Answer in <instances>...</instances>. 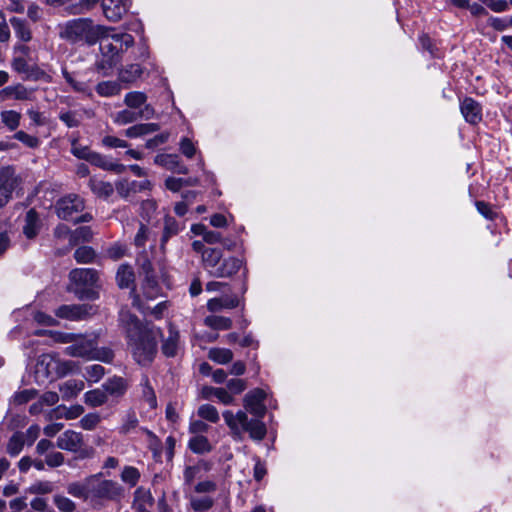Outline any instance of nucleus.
Instances as JSON below:
<instances>
[{
  "label": "nucleus",
  "instance_id": "nucleus-25",
  "mask_svg": "<svg viewBox=\"0 0 512 512\" xmlns=\"http://www.w3.org/2000/svg\"><path fill=\"white\" fill-rule=\"evenodd\" d=\"M154 504V499L149 490L139 487L135 490L133 509L135 512H143L145 510H151Z\"/></svg>",
  "mask_w": 512,
  "mask_h": 512
},
{
  "label": "nucleus",
  "instance_id": "nucleus-58",
  "mask_svg": "<svg viewBox=\"0 0 512 512\" xmlns=\"http://www.w3.org/2000/svg\"><path fill=\"white\" fill-rule=\"evenodd\" d=\"M53 501L61 512H73L76 509V504L68 497L55 495Z\"/></svg>",
  "mask_w": 512,
  "mask_h": 512
},
{
  "label": "nucleus",
  "instance_id": "nucleus-14",
  "mask_svg": "<svg viewBox=\"0 0 512 512\" xmlns=\"http://www.w3.org/2000/svg\"><path fill=\"white\" fill-rule=\"evenodd\" d=\"M131 5L130 0H103L101 6L105 17L112 22L119 21Z\"/></svg>",
  "mask_w": 512,
  "mask_h": 512
},
{
  "label": "nucleus",
  "instance_id": "nucleus-13",
  "mask_svg": "<svg viewBox=\"0 0 512 512\" xmlns=\"http://www.w3.org/2000/svg\"><path fill=\"white\" fill-rule=\"evenodd\" d=\"M84 438L80 432L74 430H66L60 434L56 441V446L59 449L66 450L73 453H78L84 446Z\"/></svg>",
  "mask_w": 512,
  "mask_h": 512
},
{
  "label": "nucleus",
  "instance_id": "nucleus-3",
  "mask_svg": "<svg viewBox=\"0 0 512 512\" xmlns=\"http://www.w3.org/2000/svg\"><path fill=\"white\" fill-rule=\"evenodd\" d=\"M224 421L230 429L231 436L236 441L243 440L244 433H248L250 439L256 442L262 441L267 434V427L263 418H249L246 411L239 410L233 413L226 410L222 414Z\"/></svg>",
  "mask_w": 512,
  "mask_h": 512
},
{
  "label": "nucleus",
  "instance_id": "nucleus-35",
  "mask_svg": "<svg viewBox=\"0 0 512 512\" xmlns=\"http://www.w3.org/2000/svg\"><path fill=\"white\" fill-rule=\"evenodd\" d=\"M143 70L139 64H130L121 69L118 74V80L123 84H131L141 77Z\"/></svg>",
  "mask_w": 512,
  "mask_h": 512
},
{
  "label": "nucleus",
  "instance_id": "nucleus-43",
  "mask_svg": "<svg viewBox=\"0 0 512 512\" xmlns=\"http://www.w3.org/2000/svg\"><path fill=\"white\" fill-rule=\"evenodd\" d=\"M24 234L27 238H34L38 233V216L34 209H30L26 214V224L24 226Z\"/></svg>",
  "mask_w": 512,
  "mask_h": 512
},
{
  "label": "nucleus",
  "instance_id": "nucleus-56",
  "mask_svg": "<svg viewBox=\"0 0 512 512\" xmlns=\"http://www.w3.org/2000/svg\"><path fill=\"white\" fill-rule=\"evenodd\" d=\"M105 374V369L100 364L89 365L85 368V377L90 382H98Z\"/></svg>",
  "mask_w": 512,
  "mask_h": 512
},
{
  "label": "nucleus",
  "instance_id": "nucleus-45",
  "mask_svg": "<svg viewBox=\"0 0 512 512\" xmlns=\"http://www.w3.org/2000/svg\"><path fill=\"white\" fill-rule=\"evenodd\" d=\"M21 114L14 110H5L1 112V120L3 124L10 130L14 131L20 125Z\"/></svg>",
  "mask_w": 512,
  "mask_h": 512
},
{
  "label": "nucleus",
  "instance_id": "nucleus-33",
  "mask_svg": "<svg viewBox=\"0 0 512 512\" xmlns=\"http://www.w3.org/2000/svg\"><path fill=\"white\" fill-rule=\"evenodd\" d=\"M84 389V382L70 379L59 386L62 398L69 400L76 397Z\"/></svg>",
  "mask_w": 512,
  "mask_h": 512
},
{
  "label": "nucleus",
  "instance_id": "nucleus-7",
  "mask_svg": "<svg viewBox=\"0 0 512 512\" xmlns=\"http://www.w3.org/2000/svg\"><path fill=\"white\" fill-rule=\"evenodd\" d=\"M84 207V200L76 194H70L59 199L55 206L57 216L67 221H73L74 215L83 211Z\"/></svg>",
  "mask_w": 512,
  "mask_h": 512
},
{
  "label": "nucleus",
  "instance_id": "nucleus-24",
  "mask_svg": "<svg viewBox=\"0 0 512 512\" xmlns=\"http://www.w3.org/2000/svg\"><path fill=\"white\" fill-rule=\"evenodd\" d=\"M154 162L161 165L169 170H173L180 174H187L188 169L185 165L180 163L178 155L175 154H161L157 155Z\"/></svg>",
  "mask_w": 512,
  "mask_h": 512
},
{
  "label": "nucleus",
  "instance_id": "nucleus-44",
  "mask_svg": "<svg viewBox=\"0 0 512 512\" xmlns=\"http://www.w3.org/2000/svg\"><path fill=\"white\" fill-rule=\"evenodd\" d=\"M208 357L216 363L226 364L233 359V352L226 348H212L208 352Z\"/></svg>",
  "mask_w": 512,
  "mask_h": 512
},
{
  "label": "nucleus",
  "instance_id": "nucleus-59",
  "mask_svg": "<svg viewBox=\"0 0 512 512\" xmlns=\"http://www.w3.org/2000/svg\"><path fill=\"white\" fill-rule=\"evenodd\" d=\"M115 43H118L120 51H124L134 44V38L128 33H117L112 35Z\"/></svg>",
  "mask_w": 512,
  "mask_h": 512
},
{
  "label": "nucleus",
  "instance_id": "nucleus-8",
  "mask_svg": "<svg viewBox=\"0 0 512 512\" xmlns=\"http://www.w3.org/2000/svg\"><path fill=\"white\" fill-rule=\"evenodd\" d=\"M18 184V177L12 167L8 166L0 170V208L9 202Z\"/></svg>",
  "mask_w": 512,
  "mask_h": 512
},
{
  "label": "nucleus",
  "instance_id": "nucleus-34",
  "mask_svg": "<svg viewBox=\"0 0 512 512\" xmlns=\"http://www.w3.org/2000/svg\"><path fill=\"white\" fill-rule=\"evenodd\" d=\"M116 281L120 288H130L134 285L135 274L131 266L122 264L117 270Z\"/></svg>",
  "mask_w": 512,
  "mask_h": 512
},
{
  "label": "nucleus",
  "instance_id": "nucleus-49",
  "mask_svg": "<svg viewBox=\"0 0 512 512\" xmlns=\"http://www.w3.org/2000/svg\"><path fill=\"white\" fill-rule=\"evenodd\" d=\"M114 359V352L109 347H98L94 345L90 360H98L104 363H111Z\"/></svg>",
  "mask_w": 512,
  "mask_h": 512
},
{
  "label": "nucleus",
  "instance_id": "nucleus-41",
  "mask_svg": "<svg viewBox=\"0 0 512 512\" xmlns=\"http://www.w3.org/2000/svg\"><path fill=\"white\" fill-rule=\"evenodd\" d=\"M103 388L105 392H108L111 395L120 396L126 391V383L121 377H113L103 384Z\"/></svg>",
  "mask_w": 512,
  "mask_h": 512
},
{
  "label": "nucleus",
  "instance_id": "nucleus-29",
  "mask_svg": "<svg viewBox=\"0 0 512 512\" xmlns=\"http://www.w3.org/2000/svg\"><path fill=\"white\" fill-rule=\"evenodd\" d=\"M10 24L15 32L16 37L22 42H29L32 39V31L25 19L12 17Z\"/></svg>",
  "mask_w": 512,
  "mask_h": 512
},
{
  "label": "nucleus",
  "instance_id": "nucleus-37",
  "mask_svg": "<svg viewBox=\"0 0 512 512\" xmlns=\"http://www.w3.org/2000/svg\"><path fill=\"white\" fill-rule=\"evenodd\" d=\"M95 90L97 94L101 97H112L120 94L122 87L121 83L118 81H101L99 82Z\"/></svg>",
  "mask_w": 512,
  "mask_h": 512
},
{
  "label": "nucleus",
  "instance_id": "nucleus-36",
  "mask_svg": "<svg viewBox=\"0 0 512 512\" xmlns=\"http://www.w3.org/2000/svg\"><path fill=\"white\" fill-rule=\"evenodd\" d=\"M24 445L25 435L23 432L17 431L8 439L6 453L11 457H17L22 452Z\"/></svg>",
  "mask_w": 512,
  "mask_h": 512
},
{
  "label": "nucleus",
  "instance_id": "nucleus-62",
  "mask_svg": "<svg viewBox=\"0 0 512 512\" xmlns=\"http://www.w3.org/2000/svg\"><path fill=\"white\" fill-rule=\"evenodd\" d=\"M65 457L59 451H51L45 456V463L50 468H56L64 464Z\"/></svg>",
  "mask_w": 512,
  "mask_h": 512
},
{
  "label": "nucleus",
  "instance_id": "nucleus-51",
  "mask_svg": "<svg viewBox=\"0 0 512 512\" xmlns=\"http://www.w3.org/2000/svg\"><path fill=\"white\" fill-rule=\"evenodd\" d=\"M59 119L68 127L75 128L81 124V117L76 111H62L59 114Z\"/></svg>",
  "mask_w": 512,
  "mask_h": 512
},
{
  "label": "nucleus",
  "instance_id": "nucleus-60",
  "mask_svg": "<svg viewBox=\"0 0 512 512\" xmlns=\"http://www.w3.org/2000/svg\"><path fill=\"white\" fill-rule=\"evenodd\" d=\"M13 137L29 148H37L40 145V140L37 137L29 135L22 130L17 131Z\"/></svg>",
  "mask_w": 512,
  "mask_h": 512
},
{
  "label": "nucleus",
  "instance_id": "nucleus-32",
  "mask_svg": "<svg viewBox=\"0 0 512 512\" xmlns=\"http://www.w3.org/2000/svg\"><path fill=\"white\" fill-rule=\"evenodd\" d=\"M132 304H133V306L137 307L143 314H151L157 319L162 317L163 312L168 307V304L166 301H162V302L158 303L153 308H150L149 306H145L142 303L140 296L136 295V294L134 295Z\"/></svg>",
  "mask_w": 512,
  "mask_h": 512
},
{
  "label": "nucleus",
  "instance_id": "nucleus-47",
  "mask_svg": "<svg viewBox=\"0 0 512 512\" xmlns=\"http://www.w3.org/2000/svg\"><path fill=\"white\" fill-rule=\"evenodd\" d=\"M141 386H142V396H143L144 400L148 403L150 408H152V409L156 408L157 407L156 394H155V391H154L153 387L151 386L147 376H144L142 378Z\"/></svg>",
  "mask_w": 512,
  "mask_h": 512
},
{
  "label": "nucleus",
  "instance_id": "nucleus-57",
  "mask_svg": "<svg viewBox=\"0 0 512 512\" xmlns=\"http://www.w3.org/2000/svg\"><path fill=\"white\" fill-rule=\"evenodd\" d=\"M157 205L153 200L143 201L140 207V216L143 220L150 222L155 213H156Z\"/></svg>",
  "mask_w": 512,
  "mask_h": 512
},
{
  "label": "nucleus",
  "instance_id": "nucleus-27",
  "mask_svg": "<svg viewBox=\"0 0 512 512\" xmlns=\"http://www.w3.org/2000/svg\"><path fill=\"white\" fill-rule=\"evenodd\" d=\"M1 93L6 97L15 100H32L34 98V90L28 89L22 84L5 87Z\"/></svg>",
  "mask_w": 512,
  "mask_h": 512
},
{
  "label": "nucleus",
  "instance_id": "nucleus-6",
  "mask_svg": "<svg viewBox=\"0 0 512 512\" xmlns=\"http://www.w3.org/2000/svg\"><path fill=\"white\" fill-rule=\"evenodd\" d=\"M100 474L93 475L92 499L119 501L124 495L123 487L112 480H100Z\"/></svg>",
  "mask_w": 512,
  "mask_h": 512
},
{
  "label": "nucleus",
  "instance_id": "nucleus-42",
  "mask_svg": "<svg viewBox=\"0 0 512 512\" xmlns=\"http://www.w3.org/2000/svg\"><path fill=\"white\" fill-rule=\"evenodd\" d=\"M84 399L87 405L91 407H98L107 402V394L105 390L94 389L86 392Z\"/></svg>",
  "mask_w": 512,
  "mask_h": 512
},
{
  "label": "nucleus",
  "instance_id": "nucleus-1",
  "mask_svg": "<svg viewBox=\"0 0 512 512\" xmlns=\"http://www.w3.org/2000/svg\"><path fill=\"white\" fill-rule=\"evenodd\" d=\"M120 319L126 324L127 343L133 359L141 366H149L158 352L157 338L162 335L161 329L143 324L129 312L122 311Z\"/></svg>",
  "mask_w": 512,
  "mask_h": 512
},
{
  "label": "nucleus",
  "instance_id": "nucleus-40",
  "mask_svg": "<svg viewBox=\"0 0 512 512\" xmlns=\"http://www.w3.org/2000/svg\"><path fill=\"white\" fill-rule=\"evenodd\" d=\"M204 324L213 330H228L232 327V320L224 316L209 315L204 318Z\"/></svg>",
  "mask_w": 512,
  "mask_h": 512
},
{
  "label": "nucleus",
  "instance_id": "nucleus-55",
  "mask_svg": "<svg viewBox=\"0 0 512 512\" xmlns=\"http://www.w3.org/2000/svg\"><path fill=\"white\" fill-rule=\"evenodd\" d=\"M140 478V473L137 468L132 466H125L121 473V480L130 486H135Z\"/></svg>",
  "mask_w": 512,
  "mask_h": 512
},
{
  "label": "nucleus",
  "instance_id": "nucleus-2",
  "mask_svg": "<svg viewBox=\"0 0 512 512\" xmlns=\"http://www.w3.org/2000/svg\"><path fill=\"white\" fill-rule=\"evenodd\" d=\"M59 37L71 44H96L107 31V27L94 24L90 18H76L59 25Z\"/></svg>",
  "mask_w": 512,
  "mask_h": 512
},
{
  "label": "nucleus",
  "instance_id": "nucleus-15",
  "mask_svg": "<svg viewBox=\"0 0 512 512\" xmlns=\"http://www.w3.org/2000/svg\"><path fill=\"white\" fill-rule=\"evenodd\" d=\"M460 110L468 123L476 125L482 121V107L473 98L465 97L460 103Z\"/></svg>",
  "mask_w": 512,
  "mask_h": 512
},
{
  "label": "nucleus",
  "instance_id": "nucleus-61",
  "mask_svg": "<svg viewBox=\"0 0 512 512\" xmlns=\"http://www.w3.org/2000/svg\"><path fill=\"white\" fill-rule=\"evenodd\" d=\"M138 426V419L134 412H129L123 419V424L119 432L121 434H128Z\"/></svg>",
  "mask_w": 512,
  "mask_h": 512
},
{
  "label": "nucleus",
  "instance_id": "nucleus-26",
  "mask_svg": "<svg viewBox=\"0 0 512 512\" xmlns=\"http://www.w3.org/2000/svg\"><path fill=\"white\" fill-rule=\"evenodd\" d=\"M89 163L104 170L114 171L116 173H122L125 170V166L123 164L113 162L106 156H103L97 152H93Z\"/></svg>",
  "mask_w": 512,
  "mask_h": 512
},
{
  "label": "nucleus",
  "instance_id": "nucleus-21",
  "mask_svg": "<svg viewBox=\"0 0 512 512\" xmlns=\"http://www.w3.org/2000/svg\"><path fill=\"white\" fill-rule=\"evenodd\" d=\"M180 348V335L178 330L169 325L168 336L163 339L161 351L166 357H175Z\"/></svg>",
  "mask_w": 512,
  "mask_h": 512
},
{
  "label": "nucleus",
  "instance_id": "nucleus-9",
  "mask_svg": "<svg viewBox=\"0 0 512 512\" xmlns=\"http://www.w3.org/2000/svg\"><path fill=\"white\" fill-rule=\"evenodd\" d=\"M97 335L83 337L79 335L72 345L64 349V354L70 357H80L90 360L94 345H98Z\"/></svg>",
  "mask_w": 512,
  "mask_h": 512
},
{
  "label": "nucleus",
  "instance_id": "nucleus-31",
  "mask_svg": "<svg viewBox=\"0 0 512 512\" xmlns=\"http://www.w3.org/2000/svg\"><path fill=\"white\" fill-rule=\"evenodd\" d=\"M159 129L160 126L157 123H141L127 128L124 134L128 138H138L147 134L154 133Z\"/></svg>",
  "mask_w": 512,
  "mask_h": 512
},
{
  "label": "nucleus",
  "instance_id": "nucleus-52",
  "mask_svg": "<svg viewBox=\"0 0 512 512\" xmlns=\"http://www.w3.org/2000/svg\"><path fill=\"white\" fill-rule=\"evenodd\" d=\"M54 484L50 481H37L33 483L29 488L30 494L43 495L54 491Z\"/></svg>",
  "mask_w": 512,
  "mask_h": 512
},
{
  "label": "nucleus",
  "instance_id": "nucleus-46",
  "mask_svg": "<svg viewBox=\"0 0 512 512\" xmlns=\"http://www.w3.org/2000/svg\"><path fill=\"white\" fill-rule=\"evenodd\" d=\"M90 188L91 190L100 197H109L114 192V187L109 182L98 181V180H90Z\"/></svg>",
  "mask_w": 512,
  "mask_h": 512
},
{
  "label": "nucleus",
  "instance_id": "nucleus-50",
  "mask_svg": "<svg viewBox=\"0 0 512 512\" xmlns=\"http://www.w3.org/2000/svg\"><path fill=\"white\" fill-rule=\"evenodd\" d=\"M77 368V364L70 360H61L56 357L55 378H61L73 372Z\"/></svg>",
  "mask_w": 512,
  "mask_h": 512
},
{
  "label": "nucleus",
  "instance_id": "nucleus-5",
  "mask_svg": "<svg viewBox=\"0 0 512 512\" xmlns=\"http://www.w3.org/2000/svg\"><path fill=\"white\" fill-rule=\"evenodd\" d=\"M70 281L76 285L75 293L80 299H97L98 293L92 288L97 286L98 272L91 268H76L69 273Z\"/></svg>",
  "mask_w": 512,
  "mask_h": 512
},
{
  "label": "nucleus",
  "instance_id": "nucleus-53",
  "mask_svg": "<svg viewBox=\"0 0 512 512\" xmlns=\"http://www.w3.org/2000/svg\"><path fill=\"white\" fill-rule=\"evenodd\" d=\"M213 504L214 501L209 496L190 498V505L192 509L195 511H206L210 509L213 506Z\"/></svg>",
  "mask_w": 512,
  "mask_h": 512
},
{
  "label": "nucleus",
  "instance_id": "nucleus-64",
  "mask_svg": "<svg viewBox=\"0 0 512 512\" xmlns=\"http://www.w3.org/2000/svg\"><path fill=\"white\" fill-rule=\"evenodd\" d=\"M101 418L99 414L97 413H89L86 414L81 420H80V426L85 430H93L95 427L99 424Z\"/></svg>",
  "mask_w": 512,
  "mask_h": 512
},
{
  "label": "nucleus",
  "instance_id": "nucleus-63",
  "mask_svg": "<svg viewBox=\"0 0 512 512\" xmlns=\"http://www.w3.org/2000/svg\"><path fill=\"white\" fill-rule=\"evenodd\" d=\"M36 395L37 391L35 389H25L15 393V395L13 396V400L15 404L22 405L34 399Z\"/></svg>",
  "mask_w": 512,
  "mask_h": 512
},
{
  "label": "nucleus",
  "instance_id": "nucleus-10",
  "mask_svg": "<svg viewBox=\"0 0 512 512\" xmlns=\"http://www.w3.org/2000/svg\"><path fill=\"white\" fill-rule=\"evenodd\" d=\"M265 398V391L260 388H255L245 395L243 399L244 408L253 416L263 418L267 411L266 405L264 404Z\"/></svg>",
  "mask_w": 512,
  "mask_h": 512
},
{
  "label": "nucleus",
  "instance_id": "nucleus-22",
  "mask_svg": "<svg viewBox=\"0 0 512 512\" xmlns=\"http://www.w3.org/2000/svg\"><path fill=\"white\" fill-rule=\"evenodd\" d=\"M240 305V300L236 295H225L215 297L207 301V309L212 313L220 312L224 309H233Z\"/></svg>",
  "mask_w": 512,
  "mask_h": 512
},
{
  "label": "nucleus",
  "instance_id": "nucleus-20",
  "mask_svg": "<svg viewBox=\"0 0 512 512\" xmlns=\"http://www.w3.org/2000/svg\"><path fill=\"white\" fill-rule=\"evenodd\" d=\"M93 475L80 482H72L67 486V492L73 497L83 500L92 499Z\"/></svg>",
  "mask_w": 512,
  "mask_h": 512
},
{
  "label": "nucleus",
  "instance_id": "nucleus-54",
  "mask_svg": "<svg viewBox=\"0 0 512 512\" xmlns=\"http://www.w3.org/2000/svg\"><path fill=\"white\" fill-rule=\"evenodd\" d=\"M74 258L78 263H90L95 258V252L91 247L81 246L76 249Z\"/></svg>",
  "mask_w": 512,
  "mask_h": 512
},
{
  "label": "nucleus",
  "instance_id": "nucleus-28",
  "mask_svg": "<svg viewBox=\"0 0 512 512\" xmlns=\"http://www.w3.org/2000/svg\"><path fill=\"white\" fill-rule=\"evenodd\" d=\"M183 229V226L180 225V223L174 219L171 216H166L164 219V228H163V234L160 240V247L162 250L165 249V245L168 242V240L177 235L181 230Z\"/></svg>",
  "mask_w": 512,
  "mask_h": 512
},
{
  "label": "nucleus",
  "instance_id": "nucleus-12",
  "mask_svg": "<svg viewBox=\"0 0 512 512\" xmlns=\"http://www.w3.org/2000/svg\"><path fill=\"white\" fill-rule=\"evenodd\" d=\"M155 115V109L152 105H145L139 111L132 109H123L113 116L114 123L118 125H127L139 119L149 120Z\"/></svg>",
  "mask_w": 512,
  "mask_h": 512
},
{
  "label": "nucleus",
  "instance_id": "nucleus-38",
  "mask_svg": "<svg viewBox=\"0 0 512 512\" xmlns=\"http://www.w3.org/2000/svg\"><path fill=\"white\" fill-rule=\"evenodd\" d=\"M124 104L130 109H141L147 103V95L141 91L128 92L124 97Z\"/></svg>",
  "mask_w": 512,
  "mask_h": 512
},
{
  "label": "nucleus",
  "instance_id": "nucleus-48",
  "mask_svg": "<svg viewBox=\"0 0 512 512\" xmlns=\"http://www.w3.org/2000/svg\"><path fill=\"white\" fill-rule=\"evenodd\" d=\"M197 414L200 418L211 423H217L220 420L218 410L210 404H203L199 406Z\"/></svg>",
  "mask_w": 512,
  "mask_h": 512
},
{
  "label": "nucleus",
  "instance_id": "nucleus-30",
  "mask_svg": "<svg viewBox=\"0 0 512 512\" xmlns=\"http://www.w3.org/2000/svg\"><path fill=\"white\" fill-rule=\"evenodd\" d=\"M210 470V465L205 461H200L195 465L186 466L183 472L184 484L191 485L195 479L201 477L202 472Z\"/></svg>",
  "mask_w": 512,
  "mask_h": 512
},
{
  "label": "nucleus",
  "instance_id": "nucleus-11",
  "mask_svg": "<svg viewBox=\"0 0 512 512\" xmlns=\"http://www.w3.org/2000/svg\"><path fill=\"white\" fill-rule=\"evenodd\" d=\"M96 312V307L90 304H73L60 306L55 314L59 318L72 321L85 319Z\"/></svg>",
  "mask_w": 512,
  "mask_h": 512
},
{
  "label": "nucleus",
  "instance_id": "nucleus-17",
  "mask_svg": "<svg viewBox=\"0 0 512 512\" xmlns=\"http://www.w3.org/2000/svg\"><path fill=\"white\" fill-rule=\"evenodd\" d=\"M142 272L145 274L143 283V295L147 300H153L159 295V287L153 275L152 265L145 261L142 265Z\"/></svg>",
  "mask_w": 512,
  "mask_h": 512
},
{
  "label": "nucleus",
  "instance_id": "nucleus-39",
  "mask_svg": "<svg viewBox=\"0 0 512 512\" xmlns=\"http://www.w3.org/2000/svg\"><path fill=\"white\" fill-rule=\"evenodd\" d=\"M188 447L196 454H204L212 450V445L207 437L203 435H196L192 437L188 442Z\"/></svg>",
  "mask_w": 512,
  "mask_h": 512
},
{
  "label": "nucleus",
  "instance_id": "nucleus-18",
  "mask_svg": "<svg viewBox=\"0 0 512 512\" xmlns=\"http://www.w3.org/2000/svg\"><path fill=\"white\" fill-rule=\"evenodd\" d=\"M11 67L17 73L25 74L26 79L38 80L46 75L45 72L38 67H31L22 56L14 57L11 61Z\"/></svg>",
  "mask_w": 512,
  "mask_h": 512
},
{
  "label": "nucleus",
  "instance_id": "nucleus-19",
  "mask_svg": "<svg viewBox=\"0 0 512 512\" xmlns=\"http://www.w3.org/2000/svg\"><path fill=\"white\" fill-rule=\"evenodd\" d=\"M98 42H100V51L102 55L107 58L106 64L111 67L118 61V54L121 52L118 47V43L113 41L112 35H108V30Z\"/></svg>",
  "mask_w": 512,
  "mask_h": 512
},
{
  "label": "nucleus",
  "instance_id": "nucleus-16",
  "mask_svg": "<svg viewBox=\"0 0 512 512\" xmlns=\"http://www.w3.org/2000/svg\"><path fill=\"white\" fill-rule=\"evenodd\" d=\"M151 183L148 180H142V181H129L127 179H123L116 183V191L120 195V197L127 199L130 196L150 189Z\"/></svg>",
  "mask_w": 512,
  "mask_h": 512
},
{
  "label": "nucleus",
  "instance_id": "nucleus-23",
  "mask_svg": "<svg viewBox=\"0 0 512 512\" xmlns=\"http://www.w3.org/2000/svg\"><path fill=\"white\" fill-rule=\"evenodd\" d=\"M56 356L42 354L36 364V374L45 378H55Z\"/></svg>",
  "mask_w": 512,
  "mask_h": 512
},
{
  "label": "nucleus",
  "instance_id": "nucleus-4",
  "mask_svg": "<svg viewBox=\"0 0 512 512\" xmlns=\"http://www.w3.org/2000/svg\"><path fill=\"white\" fill-rule=\"evenodd\" d=\"M202 264L210 276L216 278H228L240 270L243 262L237 257H228L223 259L221 249L207 248V250L203 251Z\"/></svg>",
  "mask_w": 512,
  "mask_h": 512
}]
</instances>
